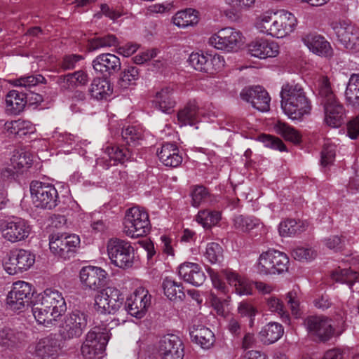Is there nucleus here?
Listing matches in <instances>:
<instances>
[{"instance_id":"obj_1","label":"nucleus","mask_w":359,"mask_h":359,"mask_svg":"<svg viewBox=\"0 0 359 359\" xmlns=\"http://www.w3.org/2000/svg\"><path fill=\"white\" fill-rule=\"evenodd\" d=\"M297 19L284 9H269L257 15L254 27L259 34L276 39L290 36L296 29Z\"/></svg>"},{"instance_id":"obj_2","label":"nucleus","mask_w":359,"mask_h":359,"mask_svg":"<svg viewBox=\"0 0 359 359\" xmlns=\"http://www.w3.org/2000/svg\"><path fill=\"white\" fill-rule=\"evenodd\" d=\"M281 108L292 120H302L311 111V104L301 85L285 83L280 91Z\"/></svg>"},{"instance_id":"obj_3","label":"nucleus","mask_w":359,"mask_h":359,"mask_svg":"<svg viewBox=\"0 0 359 359\" xmlns=\"http://www.w3.org/2000/svg\"><path fill=\"white\" fill-rule=\"evenodd\" d=\"M318 97L324 108V121L332 127L338 128L344 122V108L337 100L326 76L317 81Z\"/></svg>"},{"instance_id":"obj_4","label":"nucleus","mask_w":359,"mask_h":359,"mask_svg":"<svg viewBox=\"0 0 359 359\" xmlns=\"http://www.w3.org/2000/svg\"><path fill=\"white\" fill-rule=\"evenodd\" d=\"M109 339V332L106 327H95L90 330L81 346L83 359H102Z\"/></svg>"},{"instance_id":"obj_5","label":"nucleus","mask_w":359,"mask_h":359,"mask_svg":"<svg viewBox=\"0 0 359 359\" xmlns=\"http://www.w3.org/2000/svg\"><path fill=\"white\" fill-rule=\"evenodd\" d=\"M289 263V258L284 252L269 250L259 255L255 269L261 275L282 274L287 271Z\"/></svg>"},{"instance_id":"obj_6","label":"nucleus","mask_w":359,"mask_h":359,"mask_svg":"<svg viewBox=\"0 0 359 359\" xmlns=\"http://www.w3.org/2000/svg\"><path fill=\"white\" fill-rule=\"evenodd\" d=\"M123 232L128 237L145 236L150 229L148 213L144 208L135 206L128 209L123 219Z\"/></svg>"},{"instance_id":"obj_7","label":"nucleus","mask_w":359,"mask_h":359,"mask_svg":"<svg viewBox=\"0 0 359 359\" xmlns=\"http://www.w3.org/2000/svg\"><path fill=\"white\" fill-rule=\"evenodd\" d=\"M29 191L32 202L36 208L52 210L60 203L57 190L52 184L33 181Z\"/></svg>"},{"instance_id":"obj_8","label":"nucleus","mask_w":359,"mask_h":359,"mask_svg":"<svg viewBox=\"0 0 359 359\" xmlns=\"http://www.w3.org/2000/svg\"><path fill=\"white\" fill-rule=\"evenodd\" d=\"M107 255L111 263L121 269L130 268L135 260V250L128 241L111 238L107 243Z\"/></svg>"},{"instance_id":"obj_9","label":"nucleus","mask_w":359,"mask_h":359,"mask_svg":"<svg viewBox=\"0 0 359 359\" xmlns=\"http://www.w3.org/2000/svg\"><path fill=\"white\" fill-rule=\"evenodd\" d=\"M32 228L29 222L18 217H10L0 220V234L6 241L12 243L27 238Z\"/></svg>"},{"instance_id":"obj_10","label":"nucleus","mask_w":359,"mask_h":359,"mask_svg":"<svg viewBox=\"0 0 359 359\" xmlns=\"http://www.w3.org/2000/svg\"><path fill=\"white\" fill-rule=\"evenodd\" d=\"M242 33L231 27L220 29L211 35L208 43L215 49L232 53L237 51L243 43Z\"/></svg>"},{"instance_id":"obj_11","label":"nucleus","mask_w":359,"mask_h":359,"mask_svg":"<svg viewBox=\"0 0 359 359\" xmlns=\"http://www.w3.org/2000/svg\"><path fill=\"white\" fill-rule=\"evenodd\" d=\"M124 297L121 291L114 287H107L95 297V310L101 314H114L121 307Z\"/></svg>"},{"instance_id":"obj_12","label":"nucleus","mask_w":359,"mask_h":359,"mask_svg":"<svg viewBox=\"0 0 359 359\" xmlns=\"http://www.w3.org/2000/svg\"><path fill=\"white\" fill-rule=\"evenodd\" d=\"M35 262V255L25 249L11 250L4 261V268L9 275H15L28 270Z\"/></svg>"},{"instance_id":"obj_13","label":"nucleus","mask_w":359,"mask_h":359,"mask_svg":"<svg viewBox=\"0 0 359 359\" xmlns=\"http://www.w3.org/2000/svg\"><path fill=\"white\" fill-rule=\"evenodd\" d=\"M88 323V316L76 310L68 313L60 326V335L63 340L79 338L83 334Z\"/></svg>"},{"instance_id":"obj_14","label":"nucleus","mask_w":359,"mask_h":359,"mask_svg":"<svg viewBox=\"0 0 359 359\" xmlns=\"http://www.w3.org/2000/svg\"><path fill=\"white\" fill-rule=\"evenodd\" d=\"M62 348V341L55 334L40 339L29 347V352L38 359L56 358Z\"/></svg>"},{"instance_id":"obj_15","label":"nucleus","mask_w":359,"mask_h":359,"mask_svg":"<svg viewBox=\"0 0 359 359\" xmlns=\"http://www.w3.org/2000/svg\"><path fill=\"white\" fill-rule=\"evenodd\" d=\"M32 295L31 284L22 280L16 281L7 296L8 306L13 311H22L29 305Z\"/></svg>"},{"instance_id":"obj_16","label":"nucleus","mask_w":359,"mask_h":359,"mask_svg":"<svg viewBox=\"0 0 359 359\" xmlns=\"http://www.w3.org/2000/svg\"><path fill=\"white\" fill-rule=\"evenodd\" d=\"M80 238L79 236L72 234L66 236L64 234L54 233L50 236V250L55 256L64 259L69 258L79 246Z\"/></svg>"},{"instance_id":"obj_17","label":"nucleus","mask_w":359,"mask_h":359,"mask_svg":"<svg viewBox=\"0 0 359 359\" xmlns=\"http://www.w3.org/2000/svg\"><path fill=\"white\" fill-rule=\"evenodd\" d=\"M332 28L338 41L346 49L359 51V29L354 25L343 20L334 23Z\"/></svg>"},{"instance_id":"obj_18","label":"nucleus","mask_w":359,"mask_h":359,"mask_svg":"<svg viewBox=\"0 0 359 359\" xmlns=\"http://www.w3.org/2000/svg\"><path fill=\"white\" fill-rule=\"evenodd\" d=\"M151 296L147 290L142 287H137L126 299L128 313L136 318H142L151 306Z\"/></svg>"},{"instance_id":"obj_19","label":"nucleus","mask_w":359,"mask_h":359,"mask_svg":"<svg viewBox=\"0 0 359 359\" xmlns=\"http://www.w3.org/2000/svg\"><path fill=\"white\" fill-rule=\"evenodd\" d=\"M247 52L252 57L266 60L277 57L280 53V46L275 41L258 37L248 44Z\"/></svg>"},{"instance_id":"obj_20","label":"nucleus","mask_w":359,"mask_h":359,"mask_svg":"<svg viewBox=\"0 0 359 359\" xmlns=\"http://www.w3.org/2000/svg\"><path fill=\"white\" fill-rule=\"evenodd\" d=\"M108 273L101 267L88 265L83 266L79 271V279L85 288L96 290L102 287Z\"/></svg>"},{"instance_id":"obj_21","label":"nucleus","mask_w":359,"mask_h":359,"mask_svg":"<svg viewBox=\"0 0 359 359\" xmlns=\"http://www.w3.org/2000/svg\"><path fill=\"white\" fill-rule=\"evenodd\" d=\"M158 351L161 359H183L184 355L183 343L175 334L164 336L159 341Z\"/></svg>"},{"instance_id":"obj_22","label":"nucleus","mask_w":359,"mask_h":359,"mask_svg":"<svg viewBox=\"0 0 359 359\" xmlns=\"http://www.w3.org/2000/svg\"><path fill=\"white\" fill-rule=\"evenodd\" d=\"M32 161V155L29 151L25 149L15 150L11 158V165L2 170L1 175L4 178L15 177L17 173L29 168Z\"/></svg>"},{"instance_id":"obj_23","label":"nucleus","mask_w":359,"mask_h":359,"mask_svg":"<svg viewBox=\"0 0 359 359\" xmlns=\"http://www.w3.org/2000/svg\"><path fill=\"white\" fill-rule=\"evenodd\" d=\"M241 97L259 111L266 112L269 110L271 97L266 90L259 86L243 89Z\"/></svg>"},{"instance_id":"obj_24","label":"nucleus","mask_w":359,"mask_h":359,"mask_svg":"<svg viewBox=\"0 0 359 359\" xmlns=\"http://www.w3.org/2000/svg\"><path fill=\"white\" fill-rule=\"evenodd\" d=\"M34 299L60 316L67 310L65 300L62 293L57 290L48 288L36 294Z\"/></svg>"},{"instance_id":"obj_25","label":"nucleus","mask_w":359,"mask_h":359,"mask_svg":"<svg viewBox=\"0 0 359 359\" xmlns=\"http://www.w3.org/2000/svg\"><path fill=\"white\" fill-rule=\"evenodd\" d=\"M201 116H203L204 118L208 116V118L210 120L212 117H216V114L214 112L205 114L200 110L196 101H191L178 111L177 115V123L180 126H194L201 121Z\"/></svg>"},{"instance_id":"obj_26","label":"nucleus","mask_w":359,"mask_h":359,"mask_svg":"<svg viewBox=\"0 0 359 359\" xmlns=\"http://www.w3.org/2000/svg\"><path fill=\"white\" fill-rule=\"evenodd\" d=\"M152 104L163 113L170 114L177 104L173 87L167 86L157 90L153 96Z\"/></svg>"},{"instance_id":"obj_27","label":"nucleus","mask_w":359,"mask_h":359,"mask_svg":"<svg viewBox=\"0 0 359 359\" xmlns=\"http://www.w3.org/2000/svg\"><path fill=\"white\" fill-rule=\"evenodd\" d=\"M130 158V151L126 148L111 146L107 144L103 147V153L100 158H97V163L105 168L116 165L117 163H123Z\"/></svg>"},{"instance_id":"obj_28","label":"nucleus","mask_w":359,"mask_h":359,"mask_svg":"<svg viewBox=\"0 0 359 359\" xmlns=\"http://www.w3.org/2000/svg\"><path fill=\"white\" fill-rule=\"evenodd\" d=\"M309 331L321 340L327 341L334 334L332 320L325 316H311L306 320Z\"/></svg>"},{"instance_id":"obj_29","label":"nucleus","mask_w":359,"mask_h":359,"mask_svg":"<svg viewBox=\"0 0 359 359\" xmlns=\"http://www.w3.org/2000/svg\"><path fill=\"white\" fill-rule=\"evenodd\" d=\"M94 70L103 75L110 76L121 69L120 59L111 53H102L97 55L92 62Z\"/></svg>"},{"instance_id":"obj_30","label":"nucleus","mask_w":359,"mask_h":359,"mask_svg":"<svg viewBox=\"0 0 359 359\" xmlns=\"http://www.w3.org/2000/svg\"><path fill=\"white\" fill-rule=\"evenodd\" d=\"M178 274L185 282L196 287L201 285L205 280V275L201 267L194 262H184L180 264L178 267Z\"/></svg>"},{"instance_id":"obj_31","label":"nucleus","mask_w":359,"mask_h":359,"mask_svg":"<svg viewBox=\"0 0 359 359\" xmlns=\"http://www.w3.org/2000/svg\"><path fill=\"white\" fill-rule=\"evenodd\" d=\"M79 142V137L59 131H55L50 139V144L59 149V152L64 154H69L72 150L76 149Z\"/></svg>"},{"instance_id":"obj_32","label":"nucleus","mask_w":359,"mask_h":359,"mask_svg":"<svg viewBox=\"0 0 359 359\" xmlns=\"http://www.w3.org/2000/svg\"><path fill=\"white\" fill-rule=\"evenodd\" d=\"M189 334L191 341L204 349L211 348L215 341L214 333L203 325L194 323Z\"/></svg>"},{"instance_id":"obj_33","label":"nucleus","mask_w":359,"mask_h":359,"mask_svg":"<svg viewBox=\"0 0 359 359\" xmlns=\"http://www.w3.org/2000/svg\"><path fill=\"white\" fill-rule=\"evenodd\" d=\"M303 41L311 51L318 55L329 57L332 53L330 43L320 35L307 34L304 37Z\"/></svg>"},{"instance_id":"obj_34","label":"nucleus","mask_w":359,"mask_h":359,"mask_svg":"<svg viewBox=\"0 0 359 359\" xmlns=\"http://www.w3.org/2000/svg\"><path fill=\"white\" fill-rule=\"evenodd\" d=\"M223 275L229 284L234 287L236 294L240 296L252 294V284L248 278L230 269L224 271Z\"/></svg>"},{"instance_id":"obj_35","label":"nucleus","mask_w":359,"mask_h":359,"mask_svg":"<svg viewBox=\"0 0 359 359\" xmlns=\"http://www.w3.org/2000/svg\"><path fill=\"white\" fill-rule=\"evenodd\" d=\"M160 161L165 166L176 168L182 162V156L178 147L172 143L163 144L160 151H158Z\"/></svg>"},{"instance_id":"obj_36","label":"nucleus","mask_w":359,"mask_h":359,"mask_svg":"<svg viewBox=\"0 0 359 359\" xmlns=\"http://www.w3.org/2000/svg\"><path fill=\"white\" fill-rule=\"evenodd\" d=\"M256 0H224L222 12L229 20L235 21L238 18L237 9H250Z\"/></svg>"},{"instance_id":"obj_37","label":"nucleus","mask_w":359,"mask_h":359,"mask_svg":"<svg viewBox=\"0 0 359 359\" xmlns=\"http://www.w3.org/2000/svg\"><path fill=\"white\" fill-rule=\"evenodd\" d=\"M198 12L193 8L179 11L172 18V23L181 29L194 26L198 24Z\"/></svg>"},{"instance_id":"obj_38","label":"nucleus","mask_w":359,"mask_h":359,"mask_svg":"<svg viewBox=\"0 0 359 359\" xmlns=\"http://www.w3.org/2000/svg\"><path fill=\"white\" fill-rule=\"evenodd\" d=\"M162 289L165 296L170 301L181 302L185 297L182 283L170 277H166L163 280Z\"/></svg>"},{"instance_id":"obj_39","label":"nucleus","mask_w":359,"mask_h":359,"mask_svg":"<svg viewBox=\"0 0 359 359\" xmlns=\"http://www.w3.org/2000/svg\"><path fill=\"white\" fill-rule=\"evenodd\" d=\"M4 130L8 135L21 137L28 133H34V128L30 121L18 119L5 123Z\"/></svg>"},{"instance_id":"obj_40","label":"nucleus","mask_w":359,"mask_h":359,"mask_svg":"<svg viewBox=\"0 0 359 359\" xmlns=\"http://www.w3.org/2000/svg\"><path fill=\"white\" fill-rule=\"evenodd\" d=\"M32 313L36 322L45 326L51 325L53 322L56 321L60 317L49 310L48 307H45V306L35 299L32 306Z\"/></svg>"},{"instance_id":"obj_41","label":"nucleus","mask_w":359,"mask_h":359,"mask_svg":"<svg viewBox=\"0 0 359 359\" xmlns=\"http://www.w3.org/2000/svg\"><path fill=\"white\" fill-rule=\"evenodd\" d=\"M5 102L6 111L11 114H16L24 109L27 103L26 95L13 90L7 93Z\"/></svg>"},{"instance_id":"obj_42","label":"nucleus","mask_w":359,"mask_h":359,"mask_svg":"<svg viewBox=\"0 0 359 359\" xmlns=\"http://www.w3.org/2000/svg\"><path fill=\"white\" fill-rule=\"evenodd\" d=\"M112 90L109 81L102 79H94L90 88L91 97L97 100H107L111 95Z\"/></svg>"},{"instance_id":"obj_43","label":"nucleus","mask_w":359,"mask_h":359,"mask_svg":"<svg viewBox=\"0 0 359 359\" xmlns=\"http://www.w3.org/2000/svg\"><path fill=\"white\" fill-rule=\"evenodd\" d=\"M283 326L278 323H269L260 331L261 340L264 344H271L277 341L283 334Z\"/></svg>"},{"instance_id":"obj_44","label":"nucleus","mask_w":359,"mask_h":359,"mask_svg":"<svg viewBox=\"0 0 359 359\" xmlns=\"http://www.w3.org/2000/svg\"><path fill=\"white\" fill-rule=\"evenodd\" d=\"M345 97L349 104L359 109V74L351 76L345 90Z\"/></svg>"},{"instance_id":"obj_45","label":"nucleus","mask_w":359,"mask_h":359,"mask_svg":"<svg viewBox=\"0 0 359 359\" xmlns=\"http://www.w3.org/2000/svg\"><path fill=\"white\" fill-rule=\"evenodd\" d=\"M306 224L301 220L286 219L279 224L278 231L281 236H292L306 229Z\"/></svg>"},{"instance_id":"obj_46","label":"nucleus","mask_w":359,"mask_h":359,"mask_svg":"<svg viewBox=\"0 0 359 359\" xmlns=\"http://www.w3.org/2000/svg\"><path fill=\"white\" fill-rule=\"evenodd\" d=\"M221 219V212L217 210H203L196 216V221L205 229L216 226Z\"/></svg>"},{"instance_id":"obj_47","label":"nucleus","mask_w":359,"mask_h":359,"mask_svg":"<svg viewBox=\"0 0 359 359\" xmlns=\"http://www.w3.org/2000/svg\"><path fill=\"white\" fill-rule=\"evenodd\" d=\"M273 128L277 134L281 135L287 141L294 144H298L301 142L302 136L299 132L281 121H278L274 124Z\"/></svg>"},{"instance_id":"obj_48","label":"nucleus","mask_w":359,"mask_h":359,"mask_svg":"<svg viewBox=\"0 0 359 359\" xmlns=\"http://www.w3.org/2000/svg\"><path fill=\"white\" fill-rule=\"evenodd\" d=\"M23 339V334L9 328H4L0 330V346L6 348H11Z\"/></svg>"},{"instance_id":"obj_49","label":"nucleus","mask_w":359,"mask_h":359,"mask_svg":"<svg viewBox=\"0 0 359 359\" xmlns=\"http://www.w3.org/2000/svg\"><path fill=\"white\" fill-rule=\"evenodd\" d=\"M233 226L236 229L243 232H249L255 229L262 228V223L259 219L253 217L238 215L233 219Z\"/></svg>"},{"instance_id":"obj_50","label":"nucleus","mask_w":359,"mask_h":359,"mask_svg":"<svg viewBox=\"0 0 359 359\" xmlns=\"http://www.w3.org/2000/svg\"><path fill=\"white\" fill-rule=\"evenodd\" d=\"M88 75L83 71H77L73 74H69L60 79V84L65 88H74L87 83Z\"/></svg>"},{"instance_id":"obj_51","label":"nucleus","mask_w":359,"mask_h":359,"mask_svg":"<svg viewBox=\"0 0 359 359\" xmlns=\"http://www.w3.org/2000/svg\"><path fill=\"white\" fill-rule=\"evenodd\" d=\"M123 140L131 146H137L143 139L142 128L137 126H129L121 133Z\"/></svg>"},{"instance_id":"obj_52","label":"nucleus","mask_w":359,"mask_h":359,"mask_svg":"<svg viewBox=\"0 0 359 359\" xmlns=\"http://www.w3.org/2000/svg\"><path fill=\"white\" fill-rule=\"evenodd\" d=\"M332 278L337 282L346 283L350 289L353 290V284L358 278V274L353 270L339 268L332 273Z\"/></svg>"},{"instance_id":"obj_53","label":"nucleus","mask_w":359,"mask_h":359,"mask_svg":"<svg viewBox=\"0 0 359 359\" xmlns=\"http://www.w3.org/2000/svg\"><path fill=\"white\" fill-rule=\"evenodd\" d=\"M225 65V60L223 56L215 54H208L207 62L205 64L203 72L209 74H214L221 71Z\"/></svg>"},{"instance_id":"obj_54","label":"nucleus","mask_w":359,"mask_h":359,"mask_svg":"<svg viewBox=\"0 0 359 359\" xmlns=\"http://www.w3.org/2000/svg\"><path fill=\"white\" fill-rule=\"evenodd\" d=\"M266 306L269 311L277 313L282 318L283 322H290L289 316L285 312L283 304L280 299L273 296L266 298Z\"/></svg>"},{"instance_id":"obj_55","label":"nucleus","mask_w":359,"mask_h":359,"mask_svg":"<svg viewBox=\"0 0 359 359\" xmlns=\"http://www.w3.org/2000/svg\"><path fill=\"white\" fill-rule=\"evenodd\" d=\"M44 80L45 79L43 76L41 74H36L21 76L15 79H10L8 80V82L16 87H23L28 88L35 86L39 83H42Z\"/></svg>"},{"instance_id":"obj_56","label":"nucleus","mask_w":359,"mask_h":359,"mask_svg":"<svg viewBox=\"0 0 359 359\" xmlns=\"http://www.w3.org/2000/svg\"><path fill=\"white\" fill-rule=\"evenodd\" d=\"M287 305L289 306L292 314L298 318L300 315V299L301 292L298 287H294L289 291L285 296Z\"/></svg>"},{"instance_id":"obj_57","label":"nucleus","mask_w":359,"mask_h":359,"mask_svg":"<svg viewBox=\"0 0 359 359\" xmlns=\"http://www.w3.org/2000/svg\"><path fill=\"white\" fill-rule=\"evenodd\" d=\"M140 78V72L135 67H128L121 73L120 79V86L123 88H127L130 86L135 85Z\"/></svg>"},{"instance_id":"obj_58","label":"nucleus","mask_w":359,"mask_h":359,"mask_svg":"<svg viewBox=\"0 0 359 359\" xmlns=\"http://www.w3.org/2000/svg\"><path fill=\"white\" fill-rule=\"evenodd\" d=\"M222 248L218 243H210L206 246L204 257L211 264H216L222 261Z\"/></svg>"},{"instance_id":"obj_59","label":"nucleus","mask_w":359,"mask_h":359,"mask_svg":"<svg viewBox=\"0 0 359 359\" xmlns=\"http://www.w3.org/2000/svg\"><path fill=\"white\" fill-rule=\"evenodd\" d=\"M237 311L241 317H245L249 319L250 326L253 325L255 317L258 312L257 308L253 304L248 302L243 301L238 304Z\"/></svg>"},{"instance_id":"obj_60","label":"nucleus","mask_w":359,"mask_h":359,"mask_svg":"<svg viewBox=\"0 0 359 359\" xmlns=\"http://www.w3.org/2000/svg\"><path fill=\"white\" fill-rule=\"evenodd\" d=\"M292 255L294 259L301 262L311 261L316 257V252L311 248L298 246L293 249Z\"/></svg>"},{"instance_id":"obj_61","label":"nucleus","mask_w":359,"mask_h":359,"mask_svg":"<svg viewBox=\"0 0 359 359\" xmlns=\"http://www.w3.org/2000/svg\"><path fill=\"white\" fill-rule=\"evenodd\" d=\"M208 54L203 53L196 52L190 54L188 58V63L194 69L203 72L205 64L207 62Z\"/></svg>"},{"instance_id":"obj_62","label":"nucleus","mask_w":359,"mask_h":359,"mask_svg":"<svg viewBox=\"0 0 359 359\" xmlns=\"http://www.w3.org/2000/svg\"><path fill=\"white\" fill-rule=\"evenodd\" d=\"M336 146L330 141L325 142L321 152V163L324 166L331 164L335 157Z\"/></svg>"},{"instance_id":"obj_63","label":"nucleus","mask_w":359,"mask_h":359,"mask_svg":"<svg viewBox=\"0 0 359 359\" xmlns=\"http://www.w3.org/2000/svg\"><path fill=\"white\" fill-rule=\"evenodd\" d=\"M259 140L266 147L277 149L280 151L286 150V147L283 142L276 137L269 135H262L259 137Z\"/></svg>"},{"instance_id":"obj_64","label":"nucleus","mask_w":359,"mask_h":359,"mask_svg":"<svg viewBox=\"0 0 359 359\" xmlns=\"http://www.w3.org/2000/svg\"><path fill=\"white\" fill-rule=\"evenodd\" d=\"M117 43L116 38L113 35H107L104 37H98L91 42V48L93 50L102 48L111 47Z\"/></svg>"}]
</instances>
